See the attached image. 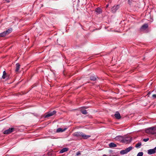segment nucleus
I'll return each instance as SVG.
<instances>
[{
    "mask_svg": "<svg viewBox=\"0 0 156 156\" xmlns=\"http://www.w3.org/2000/svg\"><path fill=\"white\" fill-rule=\"evenodd\" d=\"M5 36H6V35L5 34V33H4V32L0 34V37H4Z\"/></svg>",
    "mask_w": 156,
    "mask_h": 156,
    "instance_id": "4be33fe9",
    "label": "nucleus"
},
{
    "mask_svg": "<svg viewBox=\"0 0 156 156\" xmlns=\"http://www.w3.org/2000/svg\"><path fill=\"white\" fill-rule=\"evenodd\" d=\"M81 154V153H80V151H78V152H77V153H76V155L77 156H78V155H80Z\"/></svg>",
    "mask_w": 156,
    "mask_h": 156,
    "instance_id": "a878e982",
    "label": "nucleus"
},
{
    "mask_svg": "<svg viewBox=\"0 0 156 156\" xmlns=\"http://www.w3.org/2000/svg\"><path fill=\"white\" fill-rule=\"evenodd\" d=\"M148 154H151L155 153L156 152L154 149H150L147 151Z\"/></svg>",
    "mask_w": 156,
    "mask_h": 156,
    "instance_id": "9d476101",
    "label": "nucleus"
},
{
    "mask_svg": "<svg viewBox=\"0 0 156 156\" xmlns=\"http://www.w3.org/2000/svg\"><path fill=\"white\" fill-rule=\"evenodd\" d=\"M118 137V136L116 137V138H117Z\"/></svg>",
    "mask_w": 156,
    "mask_h": 156,
    "instance_id": "2f4dec72",
    "label": "nucleus"
},
{
    "mask_svg": "<svg viewBox=\"0 0 156 156\" xmlns=\"http://www.w3.org/2000/svg\"><path fill=\"white\" fill-rule=\"evenodd\" d=\"M5 0L7 1V2H9V0Z\"/></svg>",
    "mask_w": 156,
    "mask_h": 156,
    "instance_id": "c85d7f7f",
    "label": "nucleus"
},
{
    "mask_svg": "<svg viewBox=\"0 0 156 156\" xmlns=\"http://www.w3.org/2000/svg\"><path fill=\"white\" fill-rule=\"evenodd\" d=\"M56 112L55 111H54L52 112H48L45 113L44 116V118H48L49 117L52 116L56 114Z\"/></svg>",
    "mask_w": 156,
    "mask_h": 156,
    "instance_id": "7ed1b4c3",
    "label": "nucleus"
},
{
    "mask_svg": "<svg viewBox=\"0 0 156 156\" xmlns=\"http://www.w3.org/2000/svg\"><path fill=\"white\" fill-rule=\"evenodd\" d=\"M109 146L110 147H114L117 146L116 144L113 143H111L109 144Z\"/></svg>",
    "mask_w": 156,
    "mask_h": 156,
    "instance_id": "dca6fc26",
    "label": "nucleus"
},
{
    "mask_svg": "<svg viewBox=\"0 0 156 156\" xmlns=\"http://www.w3.org/2000/svg\"><path fill=\"white\" fill-rule=\"evenodd\" d=\"M143 153L142 152H139L137 154V156H142Z\"/></svg>",
    "mask_w": 156,
    "mask_h": 156,
    "instance_id": "5701e85b",
    "label": "nucleus"
},
{
    "mask_svg": "<svg viewBox=\"0 0 156 156\" xmlns=\"http://www.w3.org/2000/svg\"><path fill=\"white\" fill-rule=\"evenodd\" d=\"M2 78L3 79H6V80L8 79L9 78V77L8 76H7V74L5 71L3 72Z\"/></svg>",
    "mask_w": 156,
    "mask_h": 156,
    "instance_id": "1a4fd4ad",
    "label": "nucleus"
},
{
    "mask_svg": "<svg viewBox=\"0 0 156 156\" xmlns=\"http://www.w3.org/2000/svg\"><path fill=\"white\" fill-rule=\"evenodd\" d=\"M155 128H156V126H155Z\"/></svg>",
    "mask_w": 156,
    "mask_h": 156,
    "instance_id": "473e14b6",
    "label": "nucleus"
},
{
    "mask_svg": "<svg viewBox=\"0 0 156 156\" xmlns=\"http://www.w3.org/2000/svg\"><path fill=\"white\" fill-rule=\"evenodd\" d=\"M73 136L78 137H81L83 138L84 139H87L91 136L90 135H86L83 133L80 132H75L73 134Z\"/></svg>",
    "mask_w": 156,
    "mask_h": 156,
    "instance_id": "f257e3e1",
    "label": "nucleus"
},
{
    "mask_svg": "<svg viewBox=\"0 0 156 156\" xmlns=\"http://www.w3.org/2000/svg\"><path fill=\"white\" fill-rule=\"evenodd\" d=\"M151 94V92H149L148 93V94H147V95H148V94Z\"/></svg>",
    "mask_w": 156,
    "mask_h": 156,
    "instance_id": "cd10ccee",
    "label": "nucleus"
},
{
    "mask_svg": "<svg viewBox=\"0 0 156 156\" xmlns=\"http://www.w3.org/2000/svg\"><path fill=\"white\" fill-rule=\"evenodd\" d=\"M146 133L152 135L156 134V128L155 126L150 127L145 130Z\"/></svg>",
    "mask_w": 156,
    "mask_h": 156,
    "instance_id": "f03ea898",
    "label": "nucleus"
},
{
    "mask_svg": "<svg viewBox=\"0 0 156 156\" xmlns=\"http://www.w3.org/2000/svg\"><path fill=\"white\" fill-rule=\"evenodd\" d=\"M115 117L117 119H119L121 118V116L119 112H116L114 115Z\"/></svg>",
    "mask_w": 156,
    "mask_h": 156,
    "instance_id": "6e6552de",
    "label": "nucleus"
},
{
    "mask_svg": "<svg viewBox=\"0 0 156 156\" xmlns=\"http://www.w3.org/2000/svg\"><path fill=\"white\" fill-rule=\"evenodd\" d=\"M108 6V4H107L106 6V8H107Z\"/></svg>",
    "mask_w": 156,
    "mask_h": 156,
    "instance_id": "bb28decb",
    "label": "nucleus"
},
{
    "mask_svg": "<svg viewBox=\"0 0 156 156\" xmlns=\"http://www.w3.org/2000/svg\"><path fill=\"white\" fill-rule=\"evenodd\" d=\"M68 150V148H64L62 149L60 151V153H62L66 151H67Z\"/></svg>",
    "mask_w": 156,
    "mask_h": 156,
    "instance_id": "4468645a",
    "label": "nucleus"
},
{
    "mask_svg": "<svg viewBox=\"0 0 156 156\" xmlns=\"http://www.w3.org/2000/svg\"><path fill=\"white\" fill-rule=\"evenodd\" d=\"M127 152L126 150H122L120 151V154H125L127 153Z\"/></svg>",
    "mask_w": 156,
    "mask_h": 156,
    "instance_id": "f3484780",
    "label": "nucleus"
},
{
    "mask_svg": "<svg viewBox=\"0 0 156 156\" xmlns=\"http://www.w3.org/2000/svg\"><path fill=\"white\" fill-rule=\"evenodd\" d=\"M14 129L15 128H9V129L4 131L3 133L4 134H9L12 132Z\"/></svg>",
    "mask_w": 156,
    "mask_h": 156,
    "instance_id": "39448f33",
    "label": "nucleus"
},
{
    "mask_svg": "<svg viewBox=\"0 0 156 156\" xmlns=\"http://www.w3.org/2000/svg\"><path fill=\"white\" fill-rule=\"evenodd\" d=\"M155 152H156V147L154 148Z\"/></svg>",
    "mask_w": 156,
    "mask_h": 156,
    "instance_id": "c756f323",
    "label": "nucleus"
},
{
    "mask_svg": "<svg viewBox=\"0 0 156 156\" xmlns=\"http://www.w3.org/2000/svg\"><path fill=\"white\" fill-rule=\"evenodd\" d=\"M95 11L96 12H97V13L98 14H100V13H101L102 12L101 9V8L98 7L96 9Z\"/></svg>",
    "mask_w": 156,
    "mask_h": 156,
    "instance_id": "2eb2a0df",
    "label": "nucleus"
},
{
    "mask_svg": "<svg viewBox=\"0 0 156 156\" xmlns=\"http://www.w3.org/2000/svg\"><path fill=\"white\" fill-rule=\"evenodd\" d=\"M66 129H67L66 128H65L63 129L61 128H58V129H57L56 130V132H57V133L62 132H63L65 131Z\"/></svg>",
    "mask_w": 156,
    "mask_h": 156,
    "instance_id": "9b49d317",
    "label": "nucleus"
},
{
    "mask_svg": "<svg viewBox=\"0 0 156 156\" xmlns=\"http://www.w3.org/2000/svg\"><path fill=\"white\" fill-rule=\"evenodd\" d=\"M148 27V25L147 24H145L143 25L140 28L141 31H143L145 30Z\"/></svg>",
    "mask_w": 156,
    "mask_h": 156,
    "instance_id": "0eeeda50",
    "label": "nucleus"
},
{
    "mask_svg": "<svg viewBox=\"0 0 156 156\" xmlns=\"http://www.w3.org/2000/svg\"><path fill=\"white\" fill-rule=\"evenodd\" d=\"M141 145V142H139L136 145L135 147L136 148H139Z\"/></svg>",
    "mask_w": 156,
    "mask_h": 156,
    "instance_id": "6ab92c4d",
    "label": "nucleus"
},
{
    "mask_svg": "<svg viewBox=\"0 0 156 156\" xmlns=\"http://www.w3.org/2000/svg\"><path fill=\"white\" fill-rule=\"evenodd\" d=\"M20 67V65L19 63H17L16 64V69L15 70V72L16 73H18Z\"/></svg>",
    "mask_w": 156,
    "mask_h": 156,
    "instance_id": "f8f14e48",
    "label": "nucleus"
},
{
    "mask_svg": "<svg viewBox=\"0 0 156 156\" xmlns=\"http://www.w3.org/2000/svg\"><path fill=\"white\" fill-rule=\"evenodd\" d=\"M119 5H117L116 6H113L111 9V11L112 12L115 13L116 12V11L119 9Z\"/></svg>",
    "mask_w": 156,
    "mask_h": 156,
    "instance_id": "423d86ee",
    "label": "nucleus"
},
{
    "mask_svg": "<svg viewBox=\"0 0 156 156\" xmlns=\"http://www.w3.org/2000/svg\"><path fill=\"white\" fill-rule=\"evenodd\" d=\"M81 112L83 114H87V111L84 109H82L80 110Z\"/></svg>",
    "mask_w": 156,
    "mask_h": 156,
    "instance_id": "a211bd4d",
    "label": "nucleus"
},
{
    "mask_svg": "<svg viewBox=\"0 0 156 156\" xmlns=\"http://www.w3.org/2000/svg\"><path fill=\"white\" fill-rule=\"evenodd\" d=\"M12 28H11L8 29V30H6L5 31H4V33H5V34L6 35H7L10 33L12 31Z\"/></svg>",
    "mask_w": 156,
    "mask_h": 156,
    "instance_id": "ddd939ff",
    "label": "nucleus"
},
{
    "mask_svg": "<svg viewBox=\"0 0 156 156\" xmlns=\"http://www.w3.org/2000/svg\"><path fill=\"white\" fill-rule=\"evenodd\" d=\"M152 98L153 99H154L156 98V94H154L152 95Z\"/></svg>",
    "mask_w": 156,
    "mask_h": 156,
    "instance_id": "393cba45",
    "label": "nucleus"
},
{
    "mask_svg": "<svg viewBox=\"0 0 156 156\" xmlns=\"http://www.w3.org/2000/svg\"><path fill=\"white\" fill-rule=\"evenodd\" d=\"M96 79V77L94 76H91L90 77V79L91 80L95 81Z\"/></svg>",
    "mask_w": 156,
    "mask_h": 156,
    "instance_id": "412c9836",
    "label": "nucleus"
},
{
    "mask_svg": "<svg viewBox=\"0 0 156 156\" xmlns=\"http://www.w3.org/2000/svg\"><path fill=\"white\" fill-rule=\"evenodd\" d=\"M149 140V139L148 138H146V139H144L143 140V141H145V142H147V141H148Z\"/></svg>",
    "mask_w": 156,
    "mask_h": 156,
    "instance_id": "b1692460",
    "label": "nucleus"
},
{
    "mask_svg": "<svg viewBox=\"0 0 156 156\" xmlns=\"http://www.w3.org/2000/svg\"><path fill=\"white\" fill-rule=\"evenodd\" d=\"M133 148L132 147H129L127 148L126 150V151L127 152H129Z\"/></svg>",
    "mask_w": 156,
    "mask_h": 156,
    "instance_id": "aec40b11",
    "label": "nucleus"
},
{
    "mask_svg": "<svg viewBox=\"0 0 156 156\" xmlns=\"http://www.w3.org/2000/svg\"><path fill=\"white\" fill-rule=\"evenodd\" d=\"M103 156H107L105 154H104Z\"/></svg>",
    "mask_w": 156,
    "mask_h": 156,
    "instance_id": "7c9ffc66",
    "label": "nucleus"
},
{
    "mask_svg": "<svg viewBox=\"0 0 156 156\" xmlns=\"http://www.w3.org/2000/svg\"><path fill=\"white\" fill-rule=\"evenodd\" d=\"M132 140V137H127L122 140V142L126 144L129 143Z\"/></svg>",
    "mask_w": 156,
    "mask_h": 156,
    "instance_id": "20e7f679",
    "label": "nucleus"
}]
</instances>
